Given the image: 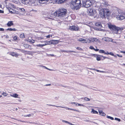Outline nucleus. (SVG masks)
I'll list each match as a JSON object with an SVG mask.
<instances>
[{"instance_id":"nucleus-5","label":"nucleus","mask_w":125,"mask_h":125,"mask_svg":"<svg viewBox=\"0 0 125 125\" xmlns=\"http://www.w3.org/2000/svg\"><path fill=\"white\" fill-rule=\"evenodd\" d=\"M92 0H82V7L86 8L90 7L92 5Z\"/></svg>"},{"instance_id":"nucleus-28","label":"nucleus","mask_w":125,"mask_h":125,"mask_svg":"<svg viewBox=\"0 0 125 125\" xmlns=\"http://www.w3.org/2000/svg\"><path fill=\"white\" fill-rule=\"evenodd\" d=\"M114 54L112 52H110L109 53L108 52V51H107V53L106 55H108L109 54L112 56L114 55Z\"/></svg>"},{"instance_id":"nucleus-17","label":"nucleus","mask_w":125,"mask_h":125,"mask_svg":"<svg viewBox=\"0 0 125 125\" xmlns=\"http://www.w3.org/2000/svg\"><path fill=\"white\" fill-rule=\"evenodd\" d=\"M67 0H58L57 2L59 4H62L64 3Z\"/></svg>"},{"instance_id":"nucleus-60","label":"nucleus","mask_w":125,"mask_h":125,"mask_svg":"<svg viewBox=\"0 0 125 125\" xmlns=\"http://www.w3.org/2000/svg\"><path fill=\"white\" fill-rule=\"evenodd\" d=\"M46 38H49L50 37V35H48L46 36Z\"/></svg>"},{"instance_id":"nucleus-24","label":"nucleus","mask_w":125,"mask_h":125,"mask_svg":"<svg viewBox=\"0 0 125 125\" xmlns=\"http://www.w3.org/2000/svg\"><path fill=\"white\" fill-rule=\"evenodd\" d=\"M33 114H29L28 115H25L24 116L25 117H30L31 116H33Z\"/></svg>"},{"instance_id":"nucleus-27","label":"nucleus","mask_w":125,"mask_h":125,"mask_svg":"<svg viewBox=\"0 0 125 125\" xmlns=\"http://www.w3.org/2000/svg\"><path fill=\"white\" fill-rule=\"evenodd\" d=\"M91 112L93 114H98V112L97 111L94 110L93 109H92Z\"/></svg>"},{"instance_id":"nucleus-43","label":"nucleus","mask_w":125,"mask_h":125,"mask_svg":"<svg viewBox=\"0 0 125 125\" xmlns=\"http://www.w3.org/2000/svg\"><path fill=\"white\" fill-rule=\"evenodd\" d=\"M70 52H73L75 53V51H67V53Z\"/></svg>"},{"instance_id":"nucleus-62","label":"nucleus","mask_w":125,"mask_h":125,"mask_svg":"<svg viewBox=\"0 0 125 125\" xmlns=\"http://www.w3.org/2000/svg\"><path fill=\"white\" fill-rule=\"evenodd\" d=\"M35 42V41L34 40H32L31 42H32L33 43H34Z\"/></svg>"},{"instance_id":"nucleus-42","label":"nucleus","mask_w":125,"mask_h":125,"mask_svg":"<svg viewBox=\"0 0 125 125\" xmlns=\"http://www.w3.org/2000/svg\"><path fill=\"white\" fill-rule=\"evenodd\" d=\"M115 120H117L119 122H120V119H119L116 118H115Z\"/></svg>"},{"instance_id":"nucleus-63","label":"nucleus","mask_w":125,"mask_h":125,"mask_svg":"<svg viewBox=\"0 0 125 125\" xmlns=\"http://www.w3.org/2000/svg\"><path fill=\"white\" fill-rule=\"evenodd\" d=\"M40 67H42V68H45V66H43V65H40Z\"/></svg>"},{"instance_id":"nucleus-51","label":"nucleus","mask_w":125,"mask_h":125,"mask_svg":"<svg viewBox=\"0 0 125 125\" xmlns=\"http://www.w3.org/2000/svg\"><path fill=\"white\" fill-rule=\"evenodd\" d=\"M39 32L40 33H41L42 34H43L45 33V32H44L41 31H39Z\"/></svg>"},{"instance_id":"nucleus-38","label":"nucleus","mask_w":125,"mask_h":125,"mask_svg":"<svg viewBox=\"0 0 125 125\" xmlns=\"http://www.w3.org/2000/svg\"><path fill=\"white\" fill-rule=\"evenodd\" d=\"M59 96H55L54 97V99L55 100H57L59 99Z\"/></svg>"},{"instance_id":"nucleus-18","label":"nucleus","mask_w":125,"mask_h":125,"mask_svg":"<svg viewBox=\"0 0 125 125\" xmlns=\"http://www.w3.org/2000/svg\"><path fill=\"white\" fill-rule=\"evenodd\" d=\"M13 24L12 21H9L7 24V25L8 27H10L11 26L13 25Z\"/></svg>"},{"instance_id":"nucleus-46","label":"nucleus","mask_w":125,"mask_h":125,"mask_svg":"<svg viewBox=\"0 0 125 125\" xmlns=\"http://www.w3.org/2000/svg\"><path fill=\"white\" fill-rule=\"evenodd\" d=\"M62 122H64L66 123H68V122L67 121L63 120H62Z\"/></svg>"},{"instance_id":"nucleus-30","label":"nucleus","mask_w":125,"mask_h":125,"mask_svg":"<svg viewBox=\"0 0 125 125\" xmlns=\"http://www.w3.org/2000/svg\"><path fill=\"white\" fill-rule=\"evenodd\" d=\"M76 106H83V107L84 106V105H83V104H78V103H76Z\"/></svg>"},{"instance_id":"nucleus-8","label":"nucleus","mask_w":125,"mask_h":125,"mask_svg":"<svg viewBox=\"0 0 125 125\" xmlns=\"http://www.w3.org/2000/svg\"><path fill=\"white\" fill-rule=\"evenodd\" d=\"M50 44H58L59 42H61L59 40H52L50 41Z\"/></svg>"},{"instance_id":"nucleus-14","label":"nucleus","mask_w":125,"mask_h":125,"mask_svg":"<svg viewBox=\"0 0 125 125\" xmlns=\"http://www.w3.org/2000/svg\"><path fill=\"white\" fill-rule=\"evenodd\" d=\"M91 42H96L99 41L96 38H90Z\"/></svg>"},{"instance_id":"nucleus-10","label":"nucleus","mask_w":125,"mask_h":125,"mask_svg":"<svg viewBox=\"0 0 125 125\" xmlns=\"http://www.w3.org/2000/svg\"><path fill=\"white\" fill-rule=\"evenodd\" d=\"M48 105H49V106H53L56 107H60L62 108H65L66 109H67L68 110H73V109L69 108H68V107H63V106H57L55 105H51V104H48Z\"/></svg>"},{"instance_id":"nucleus-54","label":"nucleus","mask_w":125,"mask_h":125,"mask_svg":"<svg viewBox=\"0 0 125 125\" xmlns=\"http://www.w3.org/2000/svg\"><path fill=\"white\" fill-rule=\"evenodd\" d=\"M12 10L11 9H10V10H9L10 12V13H13V12H12Z\"/></svg>"},{"instance_id":"nucleus-15","label":"nucleus","mask_w":125,"mask_h":125,"mask_svg":"<svg viewBox=\"0 0 125 125\" xmlns=\"http://www.w3.org/2000/svg\"><path fill=\"white\" fill-rule=\"evenodd\" d=\"M98 111L100 115L103 116H105L106 115L104 113L103 111L100 110H99Z\"/></svg>"},{"instance_id":"nucleus-22","label":"nucleus","mask_w":125,"mask_h":125,"mask_svg":"<svg viewBox=\"0 0 125 125\" xmlns=\"http://www.w3.org/2000/svg\"><path fill=\"white\" fill-rule=\"evenodd\" d=\"M7 30L10 31H15L16 30V29L15 28H9L7 29Z\"/></svg>"},{"instance_id":"nucleus-40","label":"nucleus","mask_w":125,"mask_h":125,"mask_svg":"<svg viewBox=\"0 0 125 125\" xmlns=\"http://www.w3.org/2000/svg\"><path fill=\"white\" fill-rule=\"evenodd\" d=\"M17 38L18 37L17 36H15L14 37L13 39L14 40L16 41L17 40Z\"/></svg>"},{"instance_id":"nucleus-16","label":"nucleus","mask_w":125,"mask_h":125,"mask_svg":"<svg viewBox=\"0 0 125 125\" xmlns=\"http://www.w3.org/2000/svg\"><path fill=\"white\" fill-rule=\"evenodd\" d=\"M44 43V44H43V46H45L48 45H50V41H45L43 42Z\"/></svg>"},{"instance_id":"nucleus-12","label":"nucleus","mask_w":125,"mask_h":125,"mask_svg":"<svg viewBox=\"0 0 125 125\" xmlns=\"http://www.w3.org/2000/svg\"><path fill=\"white\" fill-rule=\"evenodd\" d=\"M10 95L11 97H14L15 98H20V97H18V95L17 94L14 93L12 94H10Z\"/></svg>"},{"instance_id":"nucleus-53","label":"nucleus","mask_w":125,"mask_h":125,"mask_svg":"<svg viewBox=\"0 0 125 125\" xmlns=\"http://www.w3.org/2000/svg\"><path fill=\"white\" fill-rule=\"evenodd\" d=\"M76 103H75V102H71L70 103L71 104H74L75 105H76Z\"/></svg>"},{"instance_id":"nucleus-44","label":"nucleus","mask_w":125,"mask_h":125,"mask_svg":"<svg viewBox=\"0 0 125 125\" xmlns=\"http://www.w3.org/2000/svg\"><path fill=\"white\" fill-rule=\"evenodd\" d=\"M99 55L97 54H93V56H94V57L97 58V57Z\"/></svg>"},{"instance_id":"nucleus-33","label":"nucleus","mask_w":125,"mask_h":125,"mask_svg":"<svg viewBox=\"0 0 125 125\" xmlns=\"http://www.w3.org/2000/svg\"><path fill=\"white\" fill-rule=\"evenodd\" d=\"M20 37L21 38H23L24 37V33H22L20 35Z\"/></svg>"},{"instance_id":"nucleus-21","label":"nucleus","mask_w":125,"mask_h":125,"mask_svg":"<svg viewBox=\"0 0 125 125\" xmlns=\"http://www.w3.org/2000/svg\"><path fill=\"white\" fill-rule=\"evenodd\" d=\"M90 40V38L89 39H87L86 40H85V41H84V42H83L82 43H89L91 42V41Z\"/></svg>"},{"instance_id":"nucleus-57","label":"nucleus","mask_w":125,"mask_h":125,"mask_svg":"<svg viewBox=\"0 0 125 125\" xmlns=\"http://www.w3.org/2000/svg\"><path fill=\"white\" fill-rule=\"evenodd\" d=\"M94 50L95 51L97 52V51H99V50H99L98 49H94Z\"/></svg>"},{"instance_id":"nucleus-32","label":"nucleus","mask_w":125,"mask_h":125,"mask_svg":"<svg viewBox=\"0 0 125 125\" xmlns=\"http://www.w3.org/2000/svg\"><path fill=\"white\" fill-rule=\"evenodd\" d=\"M106 117L112 120H113L114 119V118L113 117H112L110 116H108L107 115L106 116Z\"/></svg>"},{"instance_id":"nucleus-19","label":"nucleus","mask_w":125,"mask_h":125,"mask_svg":"<svg viewBox=\"0 0 125 125\" xmlns=\"http://www.w3.org/2000/svg\"><path fill=\"white\" fill-rule=\"evenodd\" d=\"M107 51L105 52L104 50H99V52L100 53H104V54H106L107 53Z\"/></svg>"},{"instance_id":"nucleus-26","label":"nucleus","mask_w":125,"mask_h":125,"mask_svg":"<svg viewBox=\"0 0 125 125\" xmlns=\"http://www.w3.org/2000/svg\"><path fill=\"white\" fill-rule=\"evenodd\" d=\"M78 41L79 42H84V41H85V39H83L82 38H80L78 39Z\"/></svg>"},{"instance_id":"nucleus-39","label":"nucleus","mask_w":125,"mask_h":125,"mask_svg":"<svg viewBox=\"0 0 125 125\" xmlns=\"http://www.w3.org/2000/svg\"><path fill=\"white\" fill-rule=\"evenodd\" d=\"M34 4V5H33L36 6L38 5V4L37 3V1H35Z\"/></svg>"},{"instance_id":"nucleus-34","label":"nucleus","mask_w":125,"mask_h":125,"mask_svg":"<svg viewBox=\"0 0 125 125\" xmlns=\"http://www.w3.org/2000/svg\"><path fill=\"white\" fill-rule=\"evenodd\" d=\"M84 100L85 101H89L90 100V99L89 98H88L87 97H85L84 98Z\"/></svg>"},{"instance_id":"nucleus-41","label":"nucleus","mask_w":125,"mask_h":125,"mask_svg":"<svg viewBox=\"0 0 125 125\" xmlns=\"http://www.w3.org/2000/svg\"><path fill=\"white\" fill-rule=\"evenodd\" d=\"M76 49L79 50H80V51H82L83 50V49H82L81 48L79 47H77L76 48Z\"/></svg>"},{"instance_id":"nucleus-31","label":"nucleus","mask_w":125,"mask_h":125,"mask_svg":"<svg viewBox=\"0 0 125 125\" xmlns=\"http://www.w3.org/2000/svg\"><path fill=\"white\" fill-rule=\"evenodd\" d=\"M101 56L99 55L96 58V60L97 61H99L101 60V58L100 56Z\"/></svg>"},{"instance_id":"nucleus-6","label":"nucleus","mask_w":125,"mask_h":125,"mask_svg":"<svg viewBox=\"0 0 125 125\" xmlns=\"http://www.w3.org/2000/svg\"><path fill=\"white\" fill-rule=\"evenodd\" d=\"M87 12L90 15H94L96 13L95 10L91 8L88 9Z\"/></svg>"},{"instance_id":"nucleus-1","label":"nucleus","mask_w":125,"mask_h":125,"mask_svg":"<svg viewBox=\"0 0 125 125\" xmlns=\"http://www.w3.org/2000/svg\"><path fill=\"white\" fill-rule=\"evenodd\" d=\"M108 5V3L105 0H101L99 2H97L96 7L101 9L103 6L106 7ZM110 14L109 10L106 9H100L99 13V16L102 18H105L106 17L109 16Z\"/></svg>"},{"instance_id":"nucleus-50","label":"nucleus","mask_w":125,"mask_h":125,"mask_svg":"<svg viewBox=\"0 0 125 125\" xmlns=\"http://www.w3.org/2000/svg\"><path fill=\"white\" fill-rule=\"evenodd\" d=\"M94 29L96 30H99V28H96V27H94Z\"/></svg>"},{"instance_id":"nucleus-25","label":"nucleus","mask_w":125,"mask_h":125,"mask_svg":"<svg viewBox=\"0 0 125 125\" xmlns=\"http://www.w3.org/2000/svg\"><path fill=\"white\" fill-rule=\"evenodd\" d=\"M49 0H39V2L41 3V2H43V3H43L46 2L48 1Z\"/></svg>"},{"instance_id":"nucleus-48","label":"nucleus","mask_w":125,"mask_h":125,"mask_svg":"<svg viewBox=\"0 0 125 125\" xmlns=\"http://www.w3.org/2000/svg\"><path fill=\"white\" fill-rule=\"evenodd\" d=\"M43 39V38L42 37H39L38 38V40H41Z\"/></svg>"},{"instance_id":"nucleus-64","label":"nucleus","mask_w":125,"mask_h":125,"mask_svg":"<svg viewBox=\"0 0 125 125\" xmlns=\"http://www.w3.org/2000/svg\"><path fill=\"white\" fill-rule=\"evenodd\" d=\"M100 73H106V72H105V71H101Z\"/></svg>"},{"instance_id":"nucleus-20","label":"nucleus","mask_w":125,"mask_h":125,"mask_svg":"<svg viewBox=\"0 0 125 125\" xmlns=\"http://www.w3.org/2000/svg\"><path fill=\"white\" fill-rule=\"evenodd\" d=\"M95 25L99 27H102L101 23L100 22H98L96 23L95 24Z\"/></svg>"},{"instance_id":"nucleus-29","label":"nucleus","mask_w":125,"mask_h":125,"mask_svg":"<svg viewBox=\"0 0 125 125\" xmlns=\"http://www.w3.org/2000/svg\"><path fill=\"white\" fill-rule=\"evenodd\" d=\"M88 69L90 70H95V71H96L98 72H101V71L99 70H96V69H94L90 68H88Z\"/></svg>"},{"instance_id":"nucleus-59","label":"nucleus","mask_w":125,"mask_h":125,"mask_svg":"<svg viewBox=\"0 0 125 125\" xmlns=\"http://www.w3.org/2000/svg\"><path fill=\"white\" fill-rule=\"evenodd\" d=\"M31 41H32V40H31V39H28V42H31Z\"/></svg>"},{"instance_id":"nucleus-9","label":"nucleus","mask_w":125,"mask_h":125,"mask_svg":"<svg viewBox=\"0 0 125 125\" xmlns=\"http://www.w3.org/2000/svg\"><path fill=\"white\" fill-rule=\"evenodd\" d=\"M69 29L71 31H77L78 29V28L75 26H70Z\"/></svg>"},{"instance_id":"nucleus-23","label":"nucleus","mask_w":125,"mask_h":125,"mask_svg":"<svg viewBox=\"0 0 125 125\" xmlns=\"http://www.w3.org/2000/svg\"><path fill=\"white\" fill-rule=\"evenodd\" d=\"M104 41H109V42H112L113 41V39L111 38H107V39L104 40Z\"/></svg>"},{"instance_id":"nucleus-11","label":"nucleus","mask_w":125,"mask_h":125,"mask_svg":"<svg viewBox=\"0 0 125 125\" xmlns=\"http://www.w3.org/2000/svg\"><path fill=\"white\" fill-rule=\"evenodd\" d=\"M9 54L12 56L17 57L19 56V54L17 53L14 52H10Z\"/></svg>"},{"instance_id":"nucleus-13","label":"nucleus","mask_w":125,"mask_h":125,"mask_svg":"<svg viewBox=\"0 0 125 125\" xmlns=\"http://www.w3.org/2000/svg\"><path fill=\"white\" fill-rule=\"evenodd\" d=\"M22 2L24 4H29L30 2V0H22Z\"/></svg>"},{"instance_id":"nucleus-37","label":"nucleus","mask_w":125,"mask_h":125,"mask_svg":"<svg viewBox=\"0 0 125 125\" xmlns=\"http://www.w3.org/2000/svg\"><path fill=\"white\" fill-rule=\"evenodd\" d=\"M37 47H42L43 46V44H37L36 45Z\"/></svg>"},{"instance_id":"nucleus-56","label":"nucleus","mask_w":125,"mask_h":125,"mask_svg":"<svg viewBox=\"0 0 125 125\" xmlns=\"http://www.w3.org/2000/svg\"><path fill=\"white\" fill-rule=\"evenodd\" d=\"M51 85V84H46L45 85V86H50Z\"/></svg>"},{"instance_id":"nucleus-4","label":"nucleus","mask_w":125,"mask_h":125,"mask_svg":"<svg viewBox=\"0 0 125 125\" xmlns=\"http://www.w3.org/2000/svg\"><path fill=\"white\" fill-rule=\"evenodd\" d=\"M109 28L111 30L114 31V33L116 34H118V32H121L122 30L124 29V27L119 28L116 27L115 26L111 25H108Z\"/></svg>"},{"instance_id":"nucleus-58","label":"nucleus","mask_w":125,"mask_h":125,"mask_svg":"<svg viewBox=\"0 0 125 125\" xmlns=\"http://www.w3.org/2000/svg\"><path fill=\"white\" fill-rule=\"evenodd\" d=\"M4 29L2 28H0V31H4Z\"/></svg>"},{"instance_id":"nucleus-52","label":"nucleus","mask_w":125,"mask_h":125,"mask_svg":"<svg viewBox=\"0 0 125 125\" xmlns=\"http://www.w3.org/2000/svg\"><path fill=\"white\" fill-rule=\"evenodd\" d=\"M101 57H102L104 58V59L105 58H107V59H108L109 58L108 57L104 56H101Z\"/></svg>"},{"instance_id":"nucleus-36","label":"nucleus","mask_w":125,"mask_h":125,"mask_svg":"<svg viewBox=\"0 0 125 125\" xmlns=\"http://www.w3.org/2000/svg\"><path fill=\"white\" fill-rule=\"evenodd\" d=\"M2 94L4 96H6L8 95V94L5 92H3L2 93Z\"/></svg>"},{"instance_id":"nucleus-47","label":"nucleus","mask_w":125,"mask_h":125,"mask_svg":"<svg viewBox=\"0 0 125 125\" xmlns=\"http://www.w3.org/2000/svg\"><path fill=\"white\" fill-rule=\"evenodd\" d=\"M112 42L114 43H116V44H119V43L118 42H116L115 41H112Z\"/></svg>"},{"instance_id":"nucleus-45","label":"nucleus","mask_w":125,"mask_h":125,"mask_svg":"<svg viewBox=\"0 0 125 125\" xmlns=\"http://www.w3.org/2000/svg\"><path fill=\"white\" fill-rule=\"evenodd\" d=\"M89 48L91 49V50H94V47H93V46H91L90 47H89Z\"/></svg>"},{"instance_id":"nucleus-2","label":"nucleus","mask_w":125,"mask_h":125,"mask_svg":"<svg viewBox=\"0 0 125 125\" xmlns=\"http://www.w3.org/2000/svg\"><path fill=\"white\" fill-rule=\"evenodd\" d=\"M81 3L80 0H72L71 2V7L74 10L79 9L81 7Z\"/></svg>"},{"instance_id":"nucleus-3","label":"nucleus","mask_w":125,"mask_h":125,"mask_svg":"<svg viewBox=\"0 0 125 125\" xmlns=\"http://www.w3.org/2000/svg\"><path fill=\"white\" fill-rule=\"evenodd\" d=\"M67 12L66 9L62 8L57 11L55 12L54 13V15L55 16L62 17L65 15Z\"/></svg>"},{"instance_id":"nucleus-61","label":"nucleus","mask_w":125,"mask_h":125,"mask_svg":"<svg viewBox=\"0 0 125 125\" xmlns=\"http://www.w3.org/2000/svg\"><path fill=\"white\" fill-rule=\"evenodd\" d=\"M4 11L3 10H0V13H3Z\"/></svg>"},{"instance_id":"nucleus-35","label":"nucleus","mask_w":125,"mask_h":125,"mask_svg":"<svg viewBox=\"0 0 125 125\" xmlns=\"http://www.w3.org/2000/svg\"><path fill=\"white\" fill-rule=\"evenodd\" d=\"M19 10L21 12H24L25 11V10L23 8H19Z\"/></svg>"},{"instance_id":"nucleus-7","label":"nucleus","mask_w":125,"mask_h":125,"mask_svg":"<svg viewBox=\"0 0 125 125\" xmlns=\"http://www.w3.org/2000/svg\"><path fill=\"white\" fill-rule=\"evenodd\" d=\"M124 14V13H119L118 15L116 17V18L119 20H122L125 19V17L123 15Z\"/></svg>"},{"instance_id":"nucleus-55","label":"nucleus","mask_w":125,"mask_h":125,"mask_svg":"<svg viewBox=\"0 0 125 125\" xmlns=\"http://www.w3.org/2000/svg\"><path fill=\"white\" fill-rule=\"evenodd\" d=\"M117 56L118 57H122V55H120L118 54H117Z\"/></svg>"},{"instance_id":"nucleus-49","label":"nucleus","mask_w":125,"mask_h":125,"mask_svg":"<svg viewBox=\"0 0 125 125\" xmlns=\"http://www.w3.org/2000/svg\"><path fill=\"white\" fill-rule=\"evenodd\" d=\"M24 46L25 47H26V48L27 47H28V44H25L24 45Z\"/></svg>"}]
</instances>
